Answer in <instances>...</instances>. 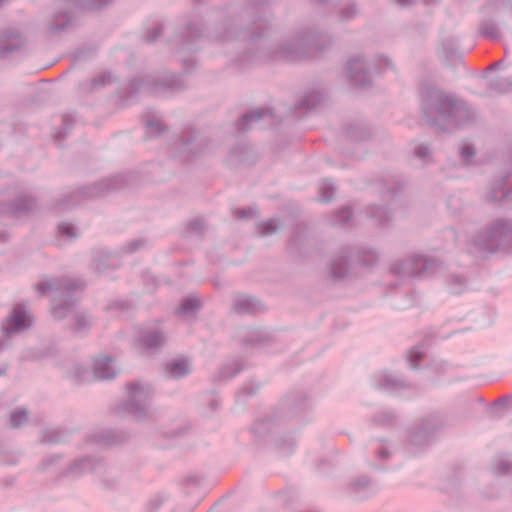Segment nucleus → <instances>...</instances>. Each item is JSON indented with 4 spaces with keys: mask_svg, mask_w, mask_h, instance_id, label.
Listing matches in <instances>:
<instances>
[{
    "mask_svg": "<svg viewBox=\"0 0 512 512\" xmlns=\"http://www.w3.org/2000/svg\"><path fill=\"white\" fill-rule=\"evenodd\" d=\"M243 369V364L239 360H232L220 367L217 374L214 376L213 381L223 382L230 380L243 371Z\"/></svg>",
    "mask_w": 512,
    "mask_h": 512,
    "instance_id": "32",
    "label": "nucleus"
},
{
    "mask_svg": "<svg viewBox=\"0 0 512 512\" xmlns=\"http://www.w3.org/2000/svg\"><path fill=\"white\" fill-rule=\"evenodd\" d=\"M187 229L190 232L199 233L203 229V221L200 219H194L188 222Z\"/></svg>",
    "mask_w": 512,
    "mask_h": 512,
    "instance_id": "64",
    "label": "nucleus"
},
{
    "mask_svg": "<svg viewBox=\"0 0 512 512\" xmlns=\"http://www.w3.org/2000/svg\"><path fill=\"white\" fill-rule=\"evenodd\" d=\"M282 224L275 219H269L267 221H261L256 224L257 233L260 236H267L276 233Z\"/></svg>",
    "mask_w": 512,
    "mask_h": 512,
    "instance_id": "42",
    "label": "nucleus"
},
{
    "mask_svg": "<svg viewBox=\"0 0 512 512\" xmlns=\"http://www.w3.org/2000/svg\"><path fill=\"white\" fill-rule=\"evenodd\" d=\"M323 101V94L318 91L307 92L298 102L297 107L311 111Z\"/></svg>",
    "mask_w": 512,
    "mask_h": 512,
    "instance_id": "37",
    "label": "nucleus"
},
{
    "mask_svg": "<svg viewBox=\"0 0 512 512\" xmlns=\"http://www.w3.org/2000/svg\"><path fill=\"white\" fill-rule=\"evenodd\" d=\"M68 2L83 9H94L96 6V0H68Z\"/></svg>",
    "mask_w": 512,
    "mask_h": 512,
    "instance_id": "61",
    "label": "nucleus"
},
{
    "mask_svg": "<svg viewBox=\"0 0 512 512\" xmlns=\"http://www.w3.org/2000/svg\"><path fill=\"white\" fill-rule=\"evenodd\" d=\"M431 152L432 149L428 143H421L414 149V155L421 160L428 159L431 155Z\"/></svg>",
    "mask_w": 512,
    "mask_h": 512,
    "instance_id": "58",
    "label": "nucleus"
},
{
    "mask_svg": "<svg viewBox=\"0 0 512 512\" xmlns=\"http://www.w3.org/2000/svg\"><path fill=\"white\" fill-rule=\"evenodd\" d=\"M96 377V358L92 356L89 360L75 363L67 372V378L75 384L91 382Z\"/></svg>",
    "mask_w": 512,
    "mask_h": 512,
    "instance_id": "20",
    "label": "nucleus"
},
{
    "mask_svg": "<svg viewBox=\"0 0 512 512\" xmlns=\"http://www.w3.org/2000/svg\"><path fill=\"white\" fill-rule=\"evenodd\" d=\"M28 420V411L24 408L17 409L10 415V426L19 428Z\"/></svg>",
    "mask_w": 512,
    "mask_h": 512,
    "instance_id": "52",
    "label": "nucleus"
},
{
    "mask_svg": "<svg viewBox=\"0 0 512 512\" xmlns=\"http://www.w3.org/2000/svg\"><path fill=\"white\" fill-rule=\"evenodd\" d=\"M378 490L377 482L365 474L353 477L346 486L347 495L354 501L367 500L374 496Z\"/></svg>",
    "mask_w": 512,
    "mask_h": 512,
    "instance_id": "16",
    "label": "nucleus"
},
{
    "mask_svg": "<svg viewBox=\"0 0 512 512\" xmlns=\"http://www.w3.org/2000/svg\"><path fill=\"white\" fill-rule=\"evenodd\" d=\"M209 140L205 137L198 138L194 129H186L174 143V154L183 161L190 162L204 155L208 151Z\"/></svg>",
    "mask_w": 512,
    "mask_h": 512,
    "instance_id": "10",
    "label": "nucleus"
},
{
    "mask_svg": "<svg viewBox=\"0 0 512 512\" xmlns=\"http://www.w3.org/2000/svg\"><path fill=\"white\" fill-rule=\"evenodd\" d=\"M434 264L435 261L430 258L421 255H412L399 263L393 264L390 270L394 275L399 277L421 276L430 272Z\"/></svg>",
    "mask_w": 512,
    "mask_h": 512,
    "instance_id": "14",
    "label": "nucleus"
},
{
    "mask_svg": "<svg viewBox=\"0 0 512 512\" xmlns=\"http://www.w3.org/2000/svg\"><path fill=\"white\" fill-rule=\"evenodd\" d=\"M127 399L116 409L119 415H130L136 421L143 422L154 419V410L150 402L153 396L152 386L140 380H134L126 385Z\"/></svg>",
    "mask_w": 512,
    "mask_h": 512,
    "instance_id": "8",
    "label": "nucleus"
},
{
    "mask_svg": "<svg viewBox=\"0 0 512 512\" xmlns=\"http://www.w3.org/2000/svg\"><path fill=\"white\" fill-rule=\"evenodd\" d=\"M368 213L371 218L376 220L378 226H384L391 220V213L384 206L374 204L371 206Z\"/></svg>",
    "mask_w": 512,
    "mask_h": 512,
    "instance_id": "40",
    "label": "nucleus"
},
{
    "mask_svg": "<svg viewBox=\"0 0 512 512\" xmlns=\"http://www.w3.org/2000/svg\"><path fill=\"white\" fill-rule=\"evenodd\" d=\"M466 278L462 275L452 274L449 278L448 290L451 294H461L466 290Z\"/></svg>",
    "mask_w": 512,
    "mask_h": 512,
    "instance_id": "44",
    "label": "nucleus"
},
{
    "mask_svg": "<svg viewBox=\"0 0 512 512\" xmlns=\"http://www.w3.org/2000/svg\"><path fill=\"white\" fill-rule=\"evenodd\" d=\"M335 192V187L329 179H324L319 189V200L321 202H329L332 200Z\"/></svg>",
    "mask_w": 512,
    "mask_h": 512,
    "instance_id": "49",
    "label": "nucleus"
},
{
    "mask_svg": "<svg viewBox=\"0 0 512 512\" xmlns=\"http://www.w3.org/2000/svg\"><path fill=\"white\" fill-rule=\"evenodd\" d=\"M96 87V77L92 76L84 81H81L78 86V95L80 98H86L92 95Z\"/></svg>",
    "mask_w": 512,
    "mask_h": 512,
    "instance_id": "50",
    "label": "nucleus"
},
{
    "mask_svg": "<svg viewBox=\"0 0 512 512\" xmlns=\"http://www.w3.org/2000/svg\"><path fill=\"white\" fill-rule=\"evenodd\" d=\"M371 380L376 389L389 393L408 389L411 386L400 374L390 371L376 373L372 376Z\"/></svg>",
    "mask_w": 512,
    "mask_h": 512,
    "instance_id": "17",
    "label": "nucleus"
},
{
    "mask_svg": "<svg viewBox=\"0 0 512 512\" xmlns=\"http://www.w3.org/2000/svg\"><path fill=\"white\" fill-rule=\"evenodd\" d=\"M23 44L21 35L15 31H5L0 39V54L12 52Z\"/></svg>",
    "mask_w": 512,
    "mask_h": 512,
    "instance_id": "35",
    "label": "nucleus"
},
{
    "mask_svg": "<svg viewBox=\"0 0 512 512\" xmlns=\"http://www.w3.org/2000/svg\"><path fill=\"white\" fill-rule=\"evenodd\" d=\"M107 310H115L119 312H125L130 309V305L127 301L124 300H116L108 304Z\"/></svg>",
    "mask_w": 512,
    "mask_h": 512,
    "instance_id": "59",
    "label": "nucleus"
},
{
    "mask_svg": "<svg viewBox=\"0 0 512 512\" xmlns=\"http://www.w3.org/2000/svg\"><path fill=\"white\" fill-rule=\"evenodd\" d=\"M114 80H116V78L110 72L102 73V74L98 75V80H97L98 88L102 87L108 83H111Z\"/></svg>",
    "mask_w": 512,
    "mask_h": 512,
    "instance_id": "63",
    "label": "nucleus"
},
{
    "mask_svg": "<svg viewBox=\"0 0 512 512\" xmlns=\"http://www.w3.org/2000/svg\"><path fill=\"white\" fill-rule=\"evenodd\" d=\"M74 321L75 329L79 332L85 331L90 326V322L87 320L86 315L82 312H75Z\"/></svg>",
    "mask_w": 512,
    "mask_h": 512,
    "instance_id": "57",
    "label": "nucleus"
},
{
    "mask_svg": "<svg viewBox=\"0 0 512 512\" xmlns=\"http://www.w3.org/2000/svg\"><path fill=\"white\" fill-rule=\"evenodd\" d=\"M200 307L199 299L195 295H189L181 301L177 313L180 315H190L197 312Z\"/></svg>",
    "mask_w": 512,
    "mask_h": 512,
    "instance_id": "39",
    "label": "nucleus"
},
{
    "mask_svg": "<svg viewBox=\"0 0 512 512\" xmlns=\"http://www.w3.org/2000/svg\"><path fill=\"white\" fill-rule=\"evenodd\" d=\"M296 438L291 432L278 435L274 439V446L282 456L291 455L296 448Z\"/></svg>",
    "mask_w": 512,
    "mask_h": 512,
    "instance_id": "34",
    "label": "nucleus"
},
{
    "mask_svg": "<svg viewBox=\"0 0 512 512\" xmlns=\"http://www.w3.org/2000/svg\"><path fill=\"white\" fill-rule=\"evenodd\" d=\"M84 286L81 279L57 278L39 283L36 289L41 295L47 292L57 293L52 298L50 312L55 319L61 320L74 312L76 301L71 293L82 290Z\"/></svg>",
    "mask_w": 512,
    "mask_h": 512,
    "instance_id": "7",
    "label": "nucleus"
},
{
    "mask_svg": "<svg viewBox=\"0 0 512 512\" xmlns=\"http://www.w3.org/2000/svg\"><path fill=\"white\" fill-rule=\"evenodd\" d=\"M489 89L497 93L512 90V80L509 77L496 76L489 81Z\"/></svg>",
    "mask_w": 512,
    "mask_h": 512,
    "instance_id": "41",
    "label": "nucleus"
},
{
    "mask_svg": "<svg viewBox=\"0 0 512 512\" xmlns=\"http://www.w3.org/2000/svg\"><path fill=\"white\" fill-rule=\"evenodd\" d=\"M33 318L24 304H16L2 322V332L5 339L21 333L32 326Z\"/></svg>",
    "mask_w": 512,
    "mask_h": 512,
    "instance_id": "11",
    "label": "nucleus"
},
{
    "mask_svg": "<svg viewBox=\"0 0 512 512\" xmlns=\"http://www.w3.org/2000/svg\"><path fill=\"white\" fill-rule=\"evenodd\" d=\"M202 37L203 28L198 19L189 18L173 41L177 45V52H196Z\"/></svg>",
    "mask_w": 512,
    "mask_h": 512,
    "instance_id": "13",
    "label": "nucleus"
},
{
    "mask_svg": "<svg viewBox=\"0 0 512 512\" xmlns=\"http://www.w3.org/2000/svg\"><path fill=\"white\" fill-rule=\"evenodd\" d=\"M446 425L440 413H431L421 419L409 429L408 441L411 445L421 447L433 442L435 436Z\"/></svg>",
    "mask_w": 512,
    "mask_h": 512,
    "instance_id": "9",
    "label": "nucleus"
},
{
    "mask_svg": "<svg viewBox=\"0 0 512 512\" xmlns=\"http://www.w3.org/2000/svg\"><path fill=\"white\" fill-rule=\"evenodd\" d=\"M457 49V39L454 37H447L439 42L437 47V54L445 63H449L455 59L460 58Z\"/></svg>",
    "mask_w": 512,
    "mask_h": 512,
    "instance_id": "27",
    "label": "nucleus"
},
{
    "mask_svg": "<svg viewBox=\"0 0 512 512\" xmlns=\"http://www.w3.org/2000/svg\"><path fill=\"white\" fill-rule=\"evenodd\" d=\"M241 342L245 347H262L270 342V335L262 329L246 328L241 334Z\"/></svg>",
    "mask_w": 512,
    "mask_h": 512,
    "instance_id": "26",
    "label": "nucleus"
},
{
    "mask_svg": "<svg viewBox=\"0 0 512 512\" xmlns=\"http://www.w3.org/2000/svg\"><path fill=\"white\" fill-rule=\"evenodd\" d=\"M480 34L488 39L498 41L501 39V32L493 19H485L480 24Z\"/></svg>",
    "mask_w": 512,
    "mask_h": 512,
    "instance_id": "38",
    "label": "nucleus"
},
{
    "mask_svg": "<svg viewBox=\"0 0 512 512\" xmlns=\"http://www.w3.org/2000/svg\"><path fill=\"white\" fill-rule=\"evenodd\" d=\"M233 215L237 219L248 220L257 215V209L254 207L239 208L234 210Z\"/></svg>",
    "mask_w": 512,
    "mask_h": 512,
    "instance_id": "56",
    "label": "nucleus"
},
{
    "mask_svg": "<svg viewBox=\"0 0 512 512\" xmlns=\"http://www.w3.org/2000/svg\"><path fill=\"white\" fill-rule=\"evenodd\" d=\"M226 162L230 167L237 166L238 164L253 165L256 162V158L249 146L237 144L230 149Z\"/></svg>",
    "mask_w": 512,
    "mask_h": 512,
    "instance_id": "22",
    "label": "nucleus"
},
{
    "mask_svg": "<svg viewBox=\"0 0 512 512\" xmlns=\"http://www.w3.org/2000/svg\"><path fill=\"white\" fill-rule=\"evenodd\" d=\"M484 198L485 201L491 204L512 200V170L497 175L490 182Z\"/></svg>",
    "mask_w": 512,
    "mask_h": 512,
    "instance_id": "15",
    "label": "nucleus"
},
{
    "mask_svg": "<svg viewBox=\"0 0 512 512\" xmlns=\"http://www.w3.org/2000/svg\"><path fill=\"white\" fill-rule=\"evenodd\" d=\"M259 390V384L254 382H246L237 392L236 400L243 401L247 397L254 396Z\"/></svg>",
    "mask_w": 512,
    "mask_h": 512,
    "instance_id": "48",
    "label": "nucleus"
},
{
    "mask_svg": "<svg viewBox=\"0 0 512 512\" xmlns=\"http://www.w3.org/2000/svg\"><path fill=\"white\" fill-rule=\"evenodd\" d=\"M265 118L273 119L272 108H256L248 111L238 119L236 129L240 133H245L250 129L252 123H256Z\"/></svg>",
    "mask_w": 512,
    "mask_h": 512,
    "instance_id": "23",
    "label": "nucleus"
},
{
    "mask_svg": "<svg viewBox=\"0 0 512 512\" xmlns=\"http://www.w3.org/2000/svg\"><path fill=\"white\" fill-rule=\"evenodd\" d=\"M352 216V209L348 206H344L333 213L331 223L333 225H342L347 223L352 218Z\"/></svg>",
    "mask_w": 512,
    "mask_h": 512,
    "instance_id": "47",
    "label": "nucleus"
},
{
    "mask_svg": "<svg viewBox=\"0 0 512 512\" xmlns=\"http://www.w3.org/2000/svg\"><path fill=\"white\" fill-rule=\"evenodd\" d=\"M375 454H376V457L379 459V460H387L389 459L390 455H391V451L389 450V448L384 445V444H381L376 450H375Z\"/></svg>",
    "mask_w": 512,
    "mask_h": 512,
    "instance_id": "62",
    "label": "nucleus"
},
{
    "mask_svg": "<svg viewBox=\"0 0 512 512\" xmlns=\"http://www.w3.org/2000/svg\"><path fill=\"white\" fill-rule=\"evenodd\" d=\"M358 14V7L354 0H345L339 10V16L342 20H351Z\"/></svg>",
    "mask_w": 512,
    "mask_h": 512,
    "instance_id": "45",
    "label": "nucleus"
},
{
    "mask_svg": "<svg viewBox=\"0 0 512 512\" xmlns=\"http://www.w3.org/2000/svg\"><path fill=\"white\" fill-rule=\"evenodd\" d=\"M93 192L94 187H81L74 191L65 192L52 202L51 209L55 211L71 209L80 204L85 198L92 197Z\"/></svg>",
    "mask_w": 512,
    "mask_h": 512,
    "instance_id": "18",
    "label": "nucleus"
},
{
    "mask_svg": "<svg viewBox=\"0 0 512 512\" xmlns=\"http://www.w3.org/2000/svg\"><path fill=\"white\" fill-rule=\"evenodd\" d=\"M129 434L123 430L117 429H103L98 431V446H112L118 445L128 440Z\"/></svg>",
    "mask_w": 512,
    "mask_h": 512,
    "instance_id": "28",
    "label": "nucleus"
},
{
    "mask_svg": "<svg viewBox=\"0 0 512 512\" xmlns=\"http://www.w3.org/2000/svg\"><path fill=\"white\" fill-rule=\"evenodd\" d=\"M119 368L114 365V359L111 356L98 357V381L113 380L119 374Z\"/></svg>",
    "mask_w": 512,
    "mask_h": 512,
    "instance_id": "30",
    "label": "nucleus"
},
{
    "mask_svg": "<svg viewBox=\"0 0 512 512\" xmlns=\"http://www.w3.org/2000/svg\"><path fill=\"white\" fill-rule=\"evenodd\" d=\"M357 256V262L364 267H371L378 261V254L372 249L344 245L335 251L326 262L324 276L333 283L345 280L350 272L351 259Z\"/></svg>",
    "mask_w": 512,
    "mask_h": 512,
    "instance_id": "5",
    "label": "nucleus"
},
{
    "mask_svg": "<svg viewBox=\"0 0 512 512\" xmlns=\"http://www.w3.org/2000/svg\"><path fill=\"white\" fill-rule=\"evenodd\" d=\"M71 22V13L67 9L55 12L48 23V31L51 34L65 30Z\"/></svg>",
    "mask_w": 512,
    "mask_h": 512,
    "instance_id": "33",
    "label": "nucleus"
},
{
    "mask_svg": "<svg viewBox=\"0 0 512 512\" xmlns=\"http://www.w3.org/2000/svg\"><path fill=\"white\" fill-rule=\"evenodd\" d=\"M268 4L269 0H232L217 10L219 21L211 37L246 43L245 52L235 59L239 67L277 59H302L314 52H322L332 44L330 35L304 28L298 30L292 40L272 45L268 40L272 29L270 15L266 11Z\"/></svg>",
    "mask_w": 512,
    "mask_h": 512,
    "instance_id": "1",
    "label": "nucleus"
},
{
    "mask_svg": "<svg viewBox=\"0 0 512 512\" xmlns=\"http://www.w3.org/2000/svg\"><path fill=\"white\" fill-rule=\"evenodd\" d=\"M95 460L92 456H84L76 459L67 468L66 473L69 475H81L87 471L93 470Z\"/></svg>",
    "mask_w": 512,
    "mask_h": 512,
    "instance_id": "36",
    "label": "nucleus"
},
{
    "mask_svg": "<svg viewBox=\"0 0 512 512\" xmlns=\"http://www.w3.org/2000/svg\"><path fill=\"white\" fill-rule=\"evenodd\" d=\"M192 371L191 363L186 358L172 359L164 364L163 375L167 379L180 380L187 377Z\"/></svg>",
    "mask_w": 512,
    "mask_h": 512,
    "instance_id": "21",
    "label": "nucleus"
},
{
    "mask_svg": "<svg viewBox=\"0 0 512 512\" xmlns=\"http://www.w3.org/2000/svg\"><path fill=\"white\" fill-rule=\"evenodd\" d=\"M42 441L45 443H57L60 441V434L56 430H46L43 433Z\"/></svg>",
    "mask_w": 512,
    "mask_h": 512,
    "instance_id": "60",
    "label": "nucleus"
},
{
    "mask_svg": "<svg viewBox=\"0 0 512 512\" xmlns=\"http://www.w3.org/2000/svg\"><path fill=\"white\" fill-rule=\"evenodd\" d=\"M37 204L34 198L29 195H20L12 203L4 208V212L15 217L32 212Z\"/></svg>",
    "mask_w": 512,
    "mask_h": 512,
    "instance_id": "25",
    "label": "nucleus"
},
{
    "mask_svg": "<svg viewBox=\"0 0 512 512\" xmlns=\"http://www.w3.org/2000/svg\"><path fill=\"white\" fill-rule=\"evenodd\" d=\"M372 420L376 425L387 427L394 424L396 414L392 410L383 409L379 413L375 414Z\"/></svg>",
    "mask_w": 512,
    "mask_h": 512,
    "instance_id": "43",
    "label": "nucleus"
},
{
    "mask_svg": "<svg viewBox=\"0 0 512 512\" xmlns=\"http://www.w3.org/2000/svg\"><path fill=\"white\" fill-rule=\"evenodd\" d=\"M141 345L147 350H156L166 343L165 335L162 331H144L139 337Z\"/></svg>",
    "mask_w": 512,
    "mask_h": 512,
    "instance_id": "31",
    "label": "nucleus"
},
{
    "mask_svg": "<svg viewBox=\"0 0 512 512\" xmlns=\"http://www.w3.org/2000/svg\"><path fill=\"white\" fill-rule=\"evenodd\" d=\"M164 24L157 22L151 29H149L143 36V42L146 44H153L162 35Z\"/></svg>",
    "mask_w": 512,
    "mask_h": 512,
    "instance_id": "51",
    "label": "nucleus"
},
{
    "mask_svg": "<svg viewBox=\"0 0 512 512\" xmlns=\"http://www.w3.org/2000/svg\"><path fill=\"white\" fill-rule=\"evenodd\" d=\"M470 244L482 256L512 247V219L494 220L477 231L471 237Z\"/></svg>",
    "mask_w": 512,
    "mask_h": 512,
    "instance_id": "6",
    "label": "nucleus"
},
{
    "mask_svg": "<svg viewBox=\"0 0 512 512\" xmlns=\"http://www.w3.org/2000/svg\"><path fill=\"white\" fill-rule=\"evenodd\" d=\"M459 154L463 164L469 165L476 154V150L473 145L465 144L460 148Z\"/></svg>",
    "mask_w": 512,
    "mask_h": 512,
    "instance_id": "54",
    "label": "nucleus"
},
{
    "mask_svg": "<svg viewBox=\"0 0 512 512\" xmlns=\"http://www.w3.org/2000/svg\"><path fill=\"white\" fill-rule=\"evenodd\" d=\"M142 122L147 131L152 135H161L166 130V126L161 122L159 114L151 108H147L143 113Z\"/></svg>",
    "mask_w": 512,
    "mask_h": 512,
    "instance_id": "29",
    "label": "nucleus"
},
{
    "mask_svg": "<svg viewBox=\"0 0 512 512\" xmlns=\"http://www.w3.org/2000/svg\"><path fill=\"white\" fill-rule=\"evenodd\" d=\"M58 233L70 241L76 239L79 235L78 229L69 223L59 224L58 225Z\"/></svg>",
    "mask_w": 512,
    "mask_h": 512,
    "instance_id": "53",
    "label": "nucleus"
},
{
    "mask_svg": "<svg viewBox=\"0 0 512 512\" xmlns=\"http://www.w3.org/2000/svg\"><path fill=\"white\" fill-rule=\"evenodd\" d=\"M372 70L378 72L376 63L371 65L361 56H354L347 63V78L358 88H367L372 84Z\"/></svg>",
    "mask_w": 512,
    "mask_h": 512,
    "instance_id": "12",
    "label": "nucleus"
},
{
    "mask_svg": "<svg viewBox=\"0 0 512 512\" xmlns=\"http://www.w3.org/2000/svg\"><path fill=\"white\" fill-rule=\"evenodd\" d=\"M185 88L181 74L169 71L146 73L132 77L121 92L120 99L128 102L140 94L168 97Z\"/></svg>",
    "mask_w": 512,
    "mask_h": 512,
    "instance_id": "4",
    "label": "nucleus"
},
{
    "mask_svg": "<svg viewBox=\"0 0 512 512\" xmlns=\"http://www.w3.org/2000/svg\"><path fill=\"white\" fill-rule=\"evenodd\" d=\"M421 111L428 125L443 132L460 127L473 118L463 101L433 88L423 95Z\"/></svg>",
    "mask_w": 512,
    "mask_h": 512,
    "instance_id": "2",
    "label": "nucleus"
},
{
    "mask_svg": "<svg viewBox=\"0 0 512 512\" xmlns=\"http://www.w3.org/2000/svg\"><path fill=\"white\" fill-rule=\"evenodd\" d=\"M233 310L239 315L257 314L264 312L265 307L256 297L240 295L234 301Z\"/></svg>",
    "mask_w": 512,
    "mask_h": 512,
    "instance_id": "24",
    "label": "nucleus"
},
{
    "mask_svg": "<svg viewBox=\"0 0 512 512\" xmlns=\"http://www.w3.org/2000/svg\"><path fill=\"white\" fill-rule=\"evenodd\" d=\"M310 409L311 402L305 391H290L283 396L271 413L254 423L252 432L255 437L262 438L289 423L300 424Z\"/></svg>",
    "mask_w": 512,
    "mask_h": 512,
    "instance_id": "3",
    "label": "nucleus"
},
{
    "mask_svg": "<svg viewBox=\"0 0 512 512\" xmlns=\"http://www.w3.org/2000/svg\"><path fill=\"white\" fill-rule=\"evenodd\" d=\"M497 473L499 475H512V462L501 456L497 460Z\"/></svg>",
    "mask_w": 512,
    "mask_h": 512,
    "instance_id": "55",
    "label": "nucleus"
},
{
    "mask_svg": "<svg viewBox=\"0 0 512 512\" xmlns=\"http://www.w3.org/2000/svg\"><path fill=\"white\" fill-rule=\"evenodd\" d=\"M424 357L423 345L412 347L407 354V361L411 369H417L420 361Z\"/></svg>",
    "mask_w": 512,
    "mask_h": 512,
    "instance_id": "46",
    "label": "nucleus"
},
{
    "mask_svg": "<svg viewBox=\"0 0 512 512\" xmlns=\"http://www.w3.org/2000/svg\"><path fill=\"white\" fill-rule=\"evenodd\" d=\"M136 173H121L106 177L98 181V197L105 193L120 190L132 186L137 181Z\"/></svg>",
    "mask_w": 512,
    "mask_h": 512,
    "instance_id": "19",
    "label": "nucleus"
}]
</instances>
